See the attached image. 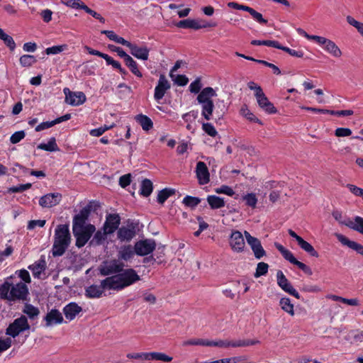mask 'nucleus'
<instances>
[{
	"instance_id": "a211bd4d",
	"label": "nucleus",
	"mask_w": 363,
	"mask_h": 363,
	"mask_svg": "<svg viewBox=\"0 0 363 363\" xmlns=\"http://www.w3.org/2000/svg\"><path fill=\"white\" fill-rule=\"evenodd\" d=\"M176 26L178 28H191V29H194V30H199L201 28H208V27H215V26H216V23H207L201 24L200 21L198 20L187 18V19L179 21L176 24Z\"/></svg>"
},
{
	"instance_id": "3c124183",
	"label": "nucleus",
	"mask_w": 363,
	"mask_h": 363,
	"mask_svg": "<svg viewBox=\"0 0 363 363\" xmlns=\"http://www.w3.org/2000/svg\"><path fill=\"white\" fill-rule=\"evenodd\" d=\"M208 340H203V339H192L183 342L184 346L187 345H203L208 346Z\"/></svg>"
},
{
	"instance_id": "ddd939ff",
	"label": "nucleus",
	"mask_w": 363,
	"mask_h": 363,
	"mask_svg": "<svg viewBox=\"0 0 363 363\" xmlns=\"http://www.w3.org/2000/svg\"><path fill=\"white\" fill-rule=\"evenodd\" d=\"M94 231V225L89 224L86 225L85 230L73 232L74 236L76 238V246L78 247L84 246Z\"/></svg>"
},
{
	"instance_id": "39448f33",
	"label": "nucleus",
	"mask_w": 363,
	"mask_h": 363,
	"mask_svg": "<svg viewBox=\"0 0 363 363\" xmlns=\"http://www.w3.org/2000/svg\"><path fill=\"white\" fill-rule=\"evenodd\" d=\"M247 86L250 90L255 91V96L261 109L269 114H273L277 112V108L269 101L259 85L254 82H250L247 84Z\"/></svg>"
},
{
	"instance_id": "a878e982",
	"label": "nucleus",
	"mask_w": 363,
	"mask_h": 363,
	"mask_svg": "<svg viewBox=\"0 0 363 363\" xmlns=\"http://www.w3.org/2000/svg\"><path fill=\"white\" fill-rule=\"evenodd\" d=\"M131 54L138 59L147 60L149 57V49L146 46L138 47L133 44L130 48Z\"/></svg>"
},
{
	"instance_id": "6e6552de",
	"label": "nucleus",
	"mask_w": 363,
	"mask_h": 363,
	"mask_svg": "<svg viewBox=\"0 0 363 363\" xmlns=\"http://www.w3.org/2000/svg\"><path fill=\"white\" fill-rule=\"evenodd\" d=\"M30 328L27 318L21 315L11 323L6 330V334L12 337H17L21 333Z\"/></svg>"
},
{
	"instance_id": "aec40b11",
	"label": "nucleus",
	"mask_w": 363,
	"mask_h": 363,
	"mask_svg": "<svg viewBox=\"0 0 363 363\" xmlns=\"http://www.w3.org/2000/svg\"><path fill=\"white\" fill-rule=\"evenodd\" d=\"M62 199V195L60 193L47 194L40 198L39 205L43 208H51L57 205Z\"/></svg>"
},
{
	"instance_id": "6ab92c4d",
	"label": "nucleus",
	"mask_w": 363,
	"mask_h": 363,
	"mask_svg": "<svg viewBox=\"0 0 363 363\" xmlns=\"http://www.w3.org/2000/svg\"><path fill=\"white\" fill-rule=\"evenodd\" d=\"M230 245L232 250L236 252H243L245 246L242 234L238 231H233L230 238Z\"/></svg>"
},
{
	"instance_id": "052dcab7",
	"label": "nucleus",
	"mask_w": 363,
	"mask_h": 363,
	"mask_svg": "<svg viewBox=\"0 0 363 363\" xmlns=\"http://www.w3.org/2000/svg\"><path fill=\"white\" fill-rule=\"evenodd\" d=\"M216 192L217 194H224L228 196H233L235 194L231 187L225 185H223L220 188L216 189Z\"/></svg>"
},
{
	"instance_id": "09e8293b",
	"label": "nucleus",
	"mask_w": 363,
	"mask_h": 363,
	"mask_svg": "<svg viewBox=\"0 0 363 363\" xmlns=\"http://www.w3.org/2000/svg\"><path fill=\"white\" fill-rule=\"evenodd\" d=\"M346 20L350 25L356 28L358 32L362 35V33H363V23L356 21L351 16H347Z\"/></svg>"
},
{
	"instance_id": "e2e57ef3",
	"label": "nucleus",
	"mask_w": 363,
	"mask_h": 363,
	"mask_svg": "<svg viewBox=\"0 0 363 363\" xmlns=\"http://www.w3.org/2000/svg\"><path fill=\"white\" fill-rule=\"evenodd\" d=\"M293 264L297 266L300 269H301L303 272H305L308 275H311L312 274L311 269L309 267H308L306 264H305L304 263L297 260L296 259L294 262Z\"/></svg>"
},
{
	"instance_id": "774afa93",
	"label": "nucleus",
	"mask_w": 363,
	"mask_h": 363,
	"mask_svg": "<svg viewBox=\"0 0 363 363\" xmlns=\"http://www.w3.org/2000/svg\"><path fill=\"white\" fill-rule=\"evenodd\" d=\"M354 220L357 222V225L355 228H354V230L363 235V218L360 216H355Z\"/></svg>"
},
{
	"instance_id": "79ce46f5",
	"label": "nucleus",
	"mask_w": 363,
	"mask_h": 363,
	"mask_svg": "<svg viewBox=\"0 0 363 363\" xmlns=\"http://www.w3.org/2000/svg\"><path fill=\"white\" fill-rule=\"evenodd\" d=\"M242 199L245 201L246 205L255 208H256L257 199L256 197L255 194L248 193L246 195L242 196Z\"/></svg>"
},
{
	"instance_id": "680f3d73",
	"label": "nucleus",
	"mask_w": 363,
	"mask_h": 363,
	"mask_svg": "<svg viewBox=\"0 0 363 363\" xmlns=\"http://www.w3.org/2000/svg\"><path fill=\"white\" fill-rule=\"evenodd\" d=\"M12 340L10 337H6L4 340L0 339V353L7 350L11 347Z\"/></svg>"
},
{
	"instance_id": "864d4df0",
	"label": "nucleus",
	"mask_w": 363,
	"mask_h": 363,
	"mask_svg": "<svg viewBox=\"0 0 363 363\" xmlns=\"http://www.w3.org/2000/svg\"><path fill=\"white\" fill-rule=\"evenodd\" d=\"M26 133L23 130L15 132L10 138L12 144H16L25 138Z\"/></svg>"
},
{
	"instance_id": "603ef678",
	"label": "nucleus",
	"mask_w": 363,
	"mask_h": 363,
	"mask_svg": "<svg viewBox=\"0 0 363 363\" xmlns=\"http://www.w3.org/2000/svg\"><path fill=\"white\" fill-rule=\"evenodd\" d=\"M118 88L121 89L119 91L121 95L119 96L121 99H126L130 96L131 94V88L124 84H121L118 85Z\"/></svg>"
},
{
	"instance_id": "f03ea898",
	"label": "nucleus",
	"mask_w": 363,
	"mask_h": 363,
	"mask_svg": "<svg viewBox=\"0 0 363 363\" xmlns=\"http://www.w3.org/2000/svg\"><path fill=\"white\" fill-rule=\"evenodd\" d=\"M71 242V235L67 225H59L55 231L54 242L52 249L53 257L62 256Z\"/></svg>"
},
{
	"instance_id": "ea45409f",
	"label": "nucleus",
	"mask_w": 363,
	"mask_h": 363,
	"mask_svg": "<svg viewBox=\"0 0 363 363\" xmlns=\"http://www.w3.org/2000/svg\"><path fill=\"white\" fill-rule=\"evenodd\" d=\"M23 312L30 319L35 318L40 313L39 309L31 304H26Z\"/></svg>"
},
{
	"instance_id": "4d7b16f0",
	"label": "nucleus",
	"mask_w": 363,
	"mask_h": 363,
	"mask_svg": "<svg viewBox=\"0 0 363 363\" xmlns=\"http://www.w3.org/2000/svg\"><path fill=\"white\" fill-rule=\"evenodd\" d=\"M352 135V130L347 128H337L335 130V135L338 138L347 137Z\"/></svg>"
},
{
	"instance_id": "338daca9",
	"label": "nucleus",
	"mask_w": 363,
	"mask_h": 363,
	"mask_svg": "<svg viewBox=\"0 0 363 363\" xmlns=\"http://www.w3.org/2000/svg\"><path fill=\"white\" fill-rule=\"evenodd\" d=\"M347 187L348 189L352 192L354 195L356 196H360L362 197L363 195V189L359 188L355 185L348 184L347 185Z\"/></svg>"
},
{
	"instance_id": "1a4fd4ad",
	"label": "nucleus",
	"mask_w": 363,
	"mask_h": 363,
	"mask_svg": "<svg viewBox=\"0 0 363 363\" xmlns=\"http://www.w3.org/2000/svg\"><path fill=\"white\" fill-rule=\"evenodd\" d=\"M156 247V242L153 239L140 240L135 243V254L139 256H145L152 253Z\"/></svg>"
},
{
	"instance_id": "a18cd8bd",
	"label": "nucleus",
	"mask_w": 363,
	"mask_h": 363,
	"mask_svg": "<svg viewBox=\"0 0 363 363\" xmlns=\"http://www.w3.org/2000/svg\"><path fill=\"white\" fill-rule=\"evenodd\" d=\"M200 202L201 199L199 198L191 196H186L183 199V203L191 208L196 206Z\"/></svg>"
},
{
	"instance_id": "0e129e2a",
	"label": "nucleus",
	"mask_w": 363,
	"mask_h": 363,
	"mask_svg": "<svg viewBox=\"0 0 363 363\" xmlns=\"http://www.w3.org/2000/svg\"><path fill=\"white\" fill-rule=\"evenodd\" d=\"M293 264L297 266L300 269H301L303 272H305L308 275H311L312 274L311 269L309 267H308L306 264H305L304 263L297 260L296 259L294 262Z\"/></svg>"
},
{
	"instance_id": "f704fd0d",
	"label": "nucleus",
	"mask_w": 363,
	"mask_h": 363,
	"mask_svg": "<svg viewBox=\"0 0 363 363\" xmlns=\"http://www.w3.org/2000/svg\"><path fill=\"white\" fill-rule=\"evenodd\" d=\"M298 244L303 250L308 253L311 256L315 257H318L319 256L318 252L314 249V247L303 238Z\"/></svg>"
},
{
	"instance_id": "9d476101",
	"label": "nucleus",
	"mask_w": 363,
	"mask_h": 363,
	"mask_svg": "<svg viewBox=\"0 0 363 363\" xmlns=\"http://www.w3.org/2000/svg\"><path fill=\"white\" fill-rule=\"evenodd\" d=\"M244 235L256 259H259L266 255V252L262 247L261 242L257 238L252 236L250 233L246 230L244 232Z\"/></svg>"
},
{
	"instance_id": "20e7f679",
	"label": "nucleus",
	"mask_w": 363,
	"mask_h": 363,
	"mask_svg": "<svg viewBox=\"0 0 363 363\" xmlns=\"http://www.w3.org/2000/svg\"><path fill=\"white\" fill-rule=\"evenodd\" d=\"M124 264L115 262V290L123 289L140 279L133 269H124Z\"/></svg>"
},
{
	"instance_id": "cd10ccee",
	"label": "nucleus",
	"mask_w": 363,
	"mask_h": 363,
	"mask_svg": "<svg viewBox=\"0 0 363 363\" xmlns=\"http://www.w3.org/2000/svg\"><path fill=\"white\" fill-rule=\"evenodd\" d=\"M240 113L250 122L263 125L262 122L248 108L246 104H243L240 110Z\"/></svg>"
},
{
	"instance_id": "7c9ffc66",
	"label": "nucleus",
	"mask_w": 363,
	"mask_h": 363,
	"mask_svg": "<svg viewBox=\"0 0 363 363\" xmlns=\"http://www.w3.org/2000/svg\"><path fill=\"white\" fill-rule=\"evenodd\" d=\"M279 306L284 311L289 313L291 316L294 315L295 313L294 305L291 303V300L289 298H281L279 301Z\"/></svg>"
},
{
	"instance_id": "393cba45",
	"label": "nucleus",
	"mask_w": 363,
	"mask_h": 363,
	"mask_svg": "<svg viewBox=\"0 0 363 363\" xmlns=\"http://www.w3.org/2000/svg\"><path fill=\"white\" fill-rule=\"evenodd\" d=\"M323 45L324 50L334 57L339 58L342 55L341 50L333 40L326 38Z\"/></svg>"
},
{
	"instance_id": "b1692460",
	"label": "nucleus",
	"mask_w": 363,
	"mask_h": 363,
	"mask_svg": "<svg viewBox=\"0 0 363 363\" xmlns=\"http://www.w3.org/2000/svg\"><path fill=\"white\" fill-rule=\"evenodd\" d=\"M82 311V307L74 302L69 303L63 308L65 316L69 320H74Z\"/></svg>"
},
{
	"instance_id": "423d86ee",
	"label": "nucleus",
	"mask_w": 363,
	"mask_h": 363,
	"mask_svg": "<svg viewBox=\"0 0 363 363\" xmlns=\"http://www.w3.org/2000/svg\"><path fill=\"white\" fill-rule=\"evenodd\" d=\"M121 218L115 213V230H117V238L121 242H129L136 235L137 224L128 222L126 226L119 228Z\"/></svg>"
},
{
	"instance_id": "69168bd1",
	"label": "nucleus",
	"mask_w": 363,
	"mask_h": 363,
	"mask_svg": "<svg viewBox=\"0 0 363 363\" xmlns=\"http://www.w3.org/2000/svg\"><path fill=\"white\" fill-rule=\"evenodd\" d=\"M131 182V174H126L125 175H123L119 179V185L122 188H125L127 186L130 185Z\"/></svg>"
},
{
	"instance_id": "13d9d810",
	"label": "nucleus",
	"mask_w": 363,
	"mask_h": 363,
	"mask_svg": "<svg viewBox=\"0 0 363 363\" xmlns=\"http://www.w3.org/2000/svg\"><path fill=\"white\" fill-rule=\"evenodd\" d=\"M85 12L92 16L94 18L98 19L101 23L105 22L104 18H103L99 13H96L95 11L89 8L86 5L84 4L82 9Z\"/></svg>"
},
{
	"instance_id": "2f4dec72",
	"label": "nucleus",
	"mask_w": 363,
	"mask_h": 363,
	"mask_svg": "<svg viewBox=\"0 0 363 363\" xmlns=\"http://www.w3.org/2000/svg\"><path fill=\"white\" fill-rule=\"evenodd\" d=\"M153 185L152 182L148 179H145L141 182L140 194L145 197L149 196L152 192Z\"/></svg>"
},
{
	"instance_id": "c03bdc74",
	"label": "nucleus",
	"mask_w": 363,
	"mask_h": 363,
	"mask_svg": "<svg viewBox=\"0 0 363 363\" xmlns=\"http://www.w3.org/2000/svg\"><path fill=\"white\" fill-rule=\"evenodd\" d=\"M269 265L265 262H259L257 264L256 272L254 274L255 277L258 278L261 276L265 275L268 272Z\"/></svg>"
},
{
	"instance_id": "5701e85b",
	"label": "nucleus",
	"mask_w": 363,
	"mask_h": 363,
	"mask_svg": "<svg viewBox=\"0 0 363 363\" xmlns=\"http://www.w3.org/2000/svg\"><path fill=\"white\" fill-rule=\"evenodd\" d=\"M335 237L338 241L343 245L348 247L349 248L354 250L357 253L363 255V245L355 242L349 240L346 236L336 233Z\"/></svg>"
},
{
	"instance_id": "6e6d98bb",
	"label": "nucleus",
	"mask_w": 363,
	"mask_h": 363,
	"mask_svg": "<svg viewBox=\"0 0 363 363\" xmlns=\"http://www.w3.org/2000/svg\"><path fill=\"white\" fill-rule=\"evenodd\" d=\"M113 127V125H111L109 126L105 125L104 126H101L96 129H92L90 131V135L95 137H99L106 130L111 128Z\"/></svg>"
},
{
	"instance_id": "de8ad7c7",
	"label": "nucleus",
	"mask_w": 363,
	"mask_h": 363,
	"mask_svg": "<svg viewBox=\"0 0 363 363\" xmlns=\"http://www.w3.org/2000/svg\"><path fill=\"white\" fill-rule=\"evenodd\" d=\"M29 269L32 270L34 276H39L45 270V262L42 261L39 263H35L30 266Z\"/></svg>"
},
{
	"instance_id": "f3484780",
	"label": "nucleus",
	"mask_w": 363,
	"mask_h": 363,
	"mask_svg": "<svg viewBox=\"0 0 363 363\" xmlns=\"http://www.w3.org/2000/svg\"><path fill=\"white\" fill-rule=\"evenodd\" d=\"M171 88L169 82L167 79L164 74H160L157 85L155 89L154 98L159 101L162 99L166 91Z\"/></svg>"
},
{
	"instance_id": "dca6fc26",
	"label": "nucleus",
	"mask_w": 363,
	"mask_h": 363,
	"mask_svg": "<svg viewBox=\"0 0 363 363\" xmlns=\"http://www.w3.org/2000/svg\"><path fill=\"white\" fill-rule=\"evenodd\" d=\"M90 210L89 208H84L79 213L76 215L73 219L72 231L78 232V230L86 229L85 225L86 220L89 215Z\"/></svg>"
},
{
	"instance_id": "58836bf2",
	"label": "nucleus",
	"mask_w": 363,
	"mask_h": 363,
	"mask_svg": "<svg viewBox=\"0 0 363 363\" xmlns=\"http://www.w3.org/2000/svg\"><path fill=\"white\" fill-rule=\"evenodd\" d=\"M0 39L4 40V43L10 48L11 50H13L16 47V43L13 38L6 34L1 28H0Z\"/></svg>"
},
{
	"instance_id": "4be33fe9",
	"label": "nucleus",
	"mask_w": 363,
	"mask_h": 363,
	"mask_svg": "<svg viewBox=\"0 0 363 363\" xmlns=\"http://www.w3.org/2000/svg\"><path fill=\"white\" fill-rule=\"evenodd\" d=\"M45 327H51L54 325L61 324L64 318L62 313L57 309H51L45 316Z\"/></svg>"
},
{
	"instance_id": "8fccbe9b",
	"label": "nucleus",
	"mask_w": 363,
	"mask_h": 363,
	"mask_svg": "<svg viewBox=\"0 0 363 363\" xmlns=\"http://www.w3.org/2000/svg\"><path fill=\"white\" fill-rule=\"evenodd\" d=\"M202 129L206 133L211 137H215L218 134L214 126L209 123H203L202 124Z\"/></svg>"
},
{
	"instance_id": "2eb2a0df",
	"label": "nucleus",
	"mask_w": 363,
	"mask_h": 363,
	"mask_svg": "<svg viewBox=\"0 0 363 363\" xmlns=\"http://www.w3.org/2000/svg\"><path fill=\"white\" fill-rule=\"evenodd\" d=\"M64 94H65V102L71 106H79L86 101V96L83 92H73L68 88H65Z\"/></svg>"
},
{
	"instance_id": "4468645a",
	"label": "nucleus",
	"mask_w": 363,
	"mask_h": 363,
	"mask_svg": "<svg viewBox=\"0 0 363 363\" xmlns=\"http://www.w3.org/2000/svg\"><path fill=\"white\" fill-rule=\"evenodd\" d=\"M277 284L285 292L289 294L291 296H294L296 298H300L299 294L297 291L293 287L289 280L286 279V276L284 274L282 271L278 270L277 272Z\"/></svg>"
},
{
	"instance_id": "e433bc0d",
	"label": "nucleus",
	"mask_w": 363,
	"mask_h": 363,
	"mask_svg": "<svg viewBox=\"0 0 363 363\" xmlns=\"http://www.w3.org/2000/svg\"><path fill=\"white\" fill-rule=\"evenodd\" d=\"M260 342L257 340H238L230 341L231 347H247L250 345H254L256 344H259Z\"/></svg>"
},
{
	"instance_id": "f8f14e48",
	"label": "nucleus",
	"mask_w": 363,
	"mask_h": 363,
	"mask_svg": "<svg viewBox=\"0 0 363 363\" xmlns=\"http://www.w3.org/2000/svg\"><path fill=\"white\" fill-rule=\"evenodd\" d=\"M135 254L134 247L131 245H123L118 247L117 250V259H115V262L119 264H124L130 261Z\"/></svg>"
},
{
	"instance_id": "49530a36",
	"label": "nucleus",
	"mask_w": 363,
	"mask_h": 363,
	"mask_svg": "<svg viewBox=\"0 0 363 363\" xmlns=\"http://www.w3.org/2000/svg\"><path fill=\"white\" fill-rule=\"evenodd\" d=\"M61 3L72 9H82L84 3L81 0H60Z\"/></svg>"
},
{
	"instance_id": "37998d69",
	"label": "nucleus",
	"mask_w": 363,
	"mask_h": 363,
	"mask_svg": "<svg viewBox=\"0 0 363 363\" xmlns=\"http://www.w3.org/2000/svg\"><path fill=\"white\" fill-rule=\"evenodd\" d=\"M20 64L23 67H30L36 62V59L33 55H23L20 57Z\"/></svg>"
},
{
	"instance_id": "473e14b6",
	"label": "nucleus",
	"mask_w": 363,
	"mask_h": 363,
	"mask_svg": "<svg viewBox=\"0 0 363 363\" xmlns=\"http://www.w3.org/2000/svg\"><path fill=\"white\" fill-rule=\"evenodd\" d=\"M38 149L43 150L48 152L59 151V147L56 143L55 138H51L48 143H40L38 145Z\"/></svg>"
},
{
	"instance_id": "0eeeda50",
	"label": "nucleus",
	"mask_w": 363,
	"mask_h": 363,
	"mask_svg": "<svg viewBox=\"0 0 363 363\" xmlns=\"http://www.w3.org/2000/svg\"><path fill=\"white\" fill-rule=\"evenodd\" d=\"M113 289V276L107 277L103 280L100 286L91 285L88 286L85 291V295L91 298H99L104 289Z\"/></svg>"
},
{
	"instance_id": "f257e3e1",
	"label": "nucleus",
	"mask_w": 363,
	"mask_h": 363,
	"mask_svg": "<svg viewBox=\"0 0 363 363\" xmlns=\"http://www.w3.org/2000/svg\"><path fill=\"white\" fill-rule=\"evenodd\" d=\"M201 82L199 77L196 78L189 85V91L194 94H199L196 98L201 106V115L206 120L212 118L215 108L213 98L217 96L216 91L210 86L203 88L201 91Z\"/></svg>"
},
{
	"instance_id": "5fc2aeb1",
	"label": "nucleus",
	"mask_w": 363,
	"mask_h": 363,
	"mask_svg": "<svg viewBox=\"0 0 363 363\" xmlns=\"http://www.w3.org/2000/svg\"><path fill=\"white\" fill-rule=\"evenodd\" d=\"M65 45L52 46L50 48H48L45 50V52L47 55H56L62 52L65 49Z\"/></svg>"
},
{
	"instance_id": "7ed1b4c3",
	"label": "nucleus",
	"mask_w": 363,
	"mask_h": 363,
	"mask_svg": "<svg viewBox=\"0 0 363 363\" xmlns=\"http://www.w3.org/2000/svg\"><path fill=\"white\" fill-rule=\"evenodd\" d=\"M28 294V289L25 283L11 284L5 282L0 286V297L9 301H24Z\"/></svg>"
},
{
	"instance_id": "c85d7f7f",
	"label": "nucleus",
	"mask_w": 363,
	"mask_h": 363,
	"mask_svg": "<svg viewBox=\"0 0 363 363\" xmlns=\"http://www.w3.org/2000/svg\"><path fill=\"white\" fill-rule=\"evenodd\" d=\"M135 120L141 125L144 130L147 131L152 128L153 123L152 120L147 116L139 114L136 116Z\"/></svg>"
},
{
	"instance_id": "72a5a7b5",
	"label": "nucleus",
	"mask_w": 363,
	"mask_h": 363,
	"mask_svg": "<svg viewBox=\"0 0 363 363\" xmlns=\"http://www.w3.org/2000/svg\"><path fill=\"white\" fill-rule=\"evenodd\" d=\"M100 274L103 276L111 275L113 273V262L105 261L99 267Z\"/></svg>"
},
{
	"instance_id": "412c9836",
	"label": "nucleus",
	"mask_w": 363,
	"mask_h": 363,
	"mask_svg": "<svg viewBox=\"0 0 363 363\" xmlns=\"http://www.w3.org/2000/svg\"><path fill=\"white\" fill-rule=\"evenodd\" d=\"M196 174L199 183L204 185L210 182V174L206 164L203 162H198L196 167Z\"/></svg>"
},
{
	"instance_id": "4c0bfd02",
	"label": "nucleus",
	"mask_w": 363,
	"mask_h": 363,
	"mask_svg": "<svg viewBox=\"0 0 363 363\" xmlns=\"http://www.w3.org/2000/svg\"><path fill=\"white\" fill-rule=\"evenodd\" d=\"M175 190L172 189L165 188L159 191L157 194L158 203L162 204L172 195L174 194Z\"/></svg>"
},
{
	"instance_id": "a19ab883",
	"label": "nucleus",
	"mask_w": 363,
	"mask_h": 363,
	"mask_svg": "<svg viewBox=\"0 0 363 363\" xmlns=\"http://www.w3.org/2000/svg\"><path fill=\"white\" fill-rule=\"evenodd\" d=\"M126 65L130 69L131 72L139 77H142V73L138 69V65L135 61L130 56L125 61Z\"/></svg>"
},
{
	"instance_id": "bb28decb",
	"label": "nucleus",
	"mask_w": 363,
	"mask_h": 363,
	"mask_svg": "<svg viewBox=\"0 0 363 363\" xmlns=\"http://www.w3.org/2000/svg\"><path fill=\"white\" fill-rule=\"evenodd\" d=\"M332 216L340 224L344 225L354 230V228L357 225V222L354 220L352 221L350 218H345L342 212L339 211H334L332 213Z\"/></svg>"
},
{
	"instance_id": "9b49d317",
	"label": "nucleus",
	"mask_w": 363,
	"mask_h": 363,
	"mask_svg": "<svg viewBox=\"0 0 363 363\" xmlns=\"http://www.w3.org/2000/svg\"><path fill=\"white\" fill-rule=\"evenodd\" d=\"M103 232L98 231L94 235V237L92 240V242H95L96 244L99 245L101 242V241L104 240L106 239V235L112 233L113 232V215L109 214L106 220L104 225L103 228Z\"/></svg>"
},
{
	"instance_id": "c756f323",
	"label": "nucleus",
	"mask_w": 363,
	"mask_h": 363,
	"mask_svg": "<svg viewBox=\"0 0 363 363\" xmlns=\"http://www.w3.org/2000/svg\"><path fill=\"white\" fill-rule=\"evenodd\" d=\"M207 201L212 209H218L225 206L223 199L215 195L208 196Z\"/></svg>"
},
{
	"instance_id": "c9c22d12",
	"label": "nucleus",
	"mask_w": 363,
	"mask_h": 363,
	"mask_svg": "<svg viewBox=\"0 0 363 363\" xmlns=\"http://www.w3.org/2000/svg\"><path fill=\"white\" fill-rule=\"evenodd\" d=\"M173 359V358L164 353L157 352H150L149 360H159L165 362H169Z\"/></svg>"
},
{
	"instance_id": "bf43d9fd",
	"label": "nucleus",
	"mask_w": 363,
	"mask_h": 363,
	"mask_svg": "<svg viewBox=\"0 0 363 363\" xmlns=\"http://www.w3.org/2000/svg\"><path fill=\"white\" fill-rule=\"evenodd\" d=\"M31 187V184L27 183L25 184H20L16 186H13L9 189V191L12 193L23 192Z\"/></svg>"
}]
</instances>
